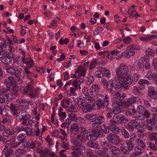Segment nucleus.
<instances>
[{"label": "nucleus", "mask_w": 157, "mask_h": 157, "mask_svg": "<svg viewBox=\"0 0 157 157\" xmlns=\"http://www.w3.org/2000/svg\"><path fill=\"white\" fill-rule=\"evenodd\" d=\"M128 49H131L132 50H140V48L138 45H132L129 46H128Z\"/></svg>", "instance_id": "61"}, {"label": "nucleus", "mask_w": 157, "mask_h": 157, "mask_svg": "<svg viewBox=\"0 0 157 157\" xmlns=\"http://www.w3.org/2000/svg\"><path fill=\"white\" fill-rule=\"evenodd\" d=\"M129 123L134 128H137L139 124L137 121L135 120H132L130 121Z\"/></svg>", "instance_id": "53"}, {"label": "nucleus", "mask_w": 157, "mask_h": 157, "mask_svg": "<svg viewBox=\"0 0 157 157\" xmlns=\"http://www.w3.org/2000/svg\"><path fill=\"white\" fill-rule=\"evenodd\" d=\"M94 78L92 75H89L87 77V84L88 85H90L94 81Z\"/></svg>", "instance_id": "48"}, {"label": "nucleus", "mask_w": 157, "mask_h": 157, "mask_svg": "<svg viewBox=\"0 0 157 157\" xmlns=\"http://www.w3.org/2000/svg\"><path fill=\"white\" fill-rule=\"evenodd\" d=\"M139 83L141 85L144 86V85H148L150 82L148 80L145 79H140L139 81Z\"/></svg>", "instance_id": "54"}, {"label": "nucleus", "mask_w": 157, "mask_h": 157, "mask_svg": "<svg viewBox=\"0 0 157 157\" xmlns=\"http://www.w3.org/2000/svg\"><path fill=\"white\" fill-rule=\"evenodd\" d=\"M101 82L104 86H105L106 90L109 93L113 91V89L117 90H121L122 89L123 82L119 80L115 77L113 80L111 79L107 81L105 79H102Z\"/></svg>", "instance_id": "1"}, {"label": "nucleus", "mask_w": 157, "mask_h": 157, "mask_svg": "<svg viewBox=\"0 0 157 157\" xmlns=\"http://www.w3.org/2000/svg\"><path fill=\"white\" fill-rule=\"evenodd\" d=\"M136 142L137 144L141 147L144 148L145 147V144L141 139L139 138L137 139L136 140Z\"/></svg>", "instance_id": "44"}, {"label": "nucleus", "mask_w": 157, "mask_h": 157, "mask_svg": "<svg viewBox=\"0 0 157 157\" xmlns=\"http://www.w3.org/2000/svg\"><path fill=\"white\" fill-rule=\"evenodd\" d=\"M106 108L107 110L109 111L106 113V117L107 118L110 119L112 118L113 115L115 111L114 109H111L109 107H107Z\"/></svg>", "instance_id": "31"}, {"label": "nucleus", "mask_w": 157, "mask_h": 157, "mask_svg": "<svg viewBox=\"0 0 157 157\" xmlns=\"http://www.w3.org/2000/svg\"><path fill=\"white\" fill-rule=\"evenodd\" d=\"M6 69L7 71L11 75H14L15 76L17 75V71L18 69L17 68L15 69L13 67H6Z\"/></svg>", "instance_id": "26"}, {"label": "nucleus", "mask_w": 157, "mask_h": 157, "mask_svg": "<svg viewBox=\"0 0 157 157\" xmlns=\"http://www.w3.org/2000/svg\"><path fill=\"white\" fill-rule=\"evenodd\" d=\"M147 118V121L148 123L150 124L151 125H154L155 124V121L154 115H153L149 119Z\"/></svg>", "instance_id": "52"}, {"label": "nucleus", "mask_w": 157, "mask_h": 157, "mask_svg": "<svg viewBox=\"0 0 157 157\" xmlns=\"http://www.w3.org/2000/svg\"><path fill=\"white\" fill-rule=\"evenodd\" d=\"M150 116V114H148L147 116H145V115L143 113H138V115H137L136 117L137 119L140 120H144L146 117L148 118Z\"/></svg>", "instance_id": "43"}, {"label": "nucleus", "mask_w": 157, "mask_h": 157, "mask_svg": "<svg viewBox=\"0 0 157 157\" xmlns=\"http://www.w3.org/2000/svg\"><path fill=\"white\" fill-rule=\"evenodd\" d=\"M149 139L151 140L157 141V132H151L148 135Z\"/></svg>", "instance_id": "33"}, {"label": "nucleus", "mask_w": 157, "mask_h": 157, "mask_svg": "<svg viewBox=\"0 0 157 157\" xmlns=\"http://www.w3.org/2000/svg\"><path fill=\"white\" fill-rule=\"evenodd\" d=\"M25 151L23 149L19 148L17 149L15 151V154L16 155H23Z\"/></svg>", "instance_id": "41"}, {"label": "nucleus", "mask_w": 157, "mask_h": 157, "mask_svg": "<svg viewBox=\"0 0 157 157\" xmlns=\"http://www.w3.org/2000/svg\"><path fill=\"white\" fill-rule=\"evenodd\" d=\"M126 144L128 147V148L130 151L132 150L134 148V145L132 142L126 141Z\"/></svg>", "instance_id": "58"}, {"label": "nucleus", "mask_w": 157, "mask_h": 157, "mask_svg": "<svg viewBox=\"0 0 157 157\" xmlns=\"http://www.w3.org/2000/svg\"><path fill=\"white\" fill-rule=\"evenodd\" d=\"M67 110L69 112H75L77 110V106L75 104H71L70 106H68Z\"/></svg>", "instance_id": "37"}, {"label": "nucleus", "mask_w": 157, "mask_h": 157, "mask_svg": "<svg viewBox=\"0 0 157 157\" xmlns=\"http://www.w3.org/2000/svg\"><path fill=\"white\" fill-rule=\"evenodd\" d=\"M108 149L110 150V152L115 156H119L120 155L121 153L120 149H119L116 146L111 144L109 145Z\"/></svg>", "instance_id": "14"}, {"label": "nucleus", "mask_w": 157, "mask_h": 157, "mask_svg": "<svg viewBox=\"0 0 157 157\" xmlns=\"http://www.w3.org/2000/svg\"><path fill=\"white\" fill-rule=\"evenodd\" d=\"M128 51H129L127 49V50L122 53L121 56L126 58H130V56Z\"/></svg>", "instance_id": "62"}, {"label": "nucleus", "mask_w": 157, "mask_h": 157, "mask_svg": "<svg viewBox=\"0 0 157 157\" xmlns=\"http://www.w3.org/2000/svg\"><path fill=\"white\" fill-rule=\"evenodd\" d=\"M103 128H101V130H102V132L103 133V132L105 134H108L109 133V125L108 126H106L105 125H103L102 126Z\"/></svg>", "instance_id": "60"}, {"label": "nucleus", "mask_w": 157, "mask_h": 157, "mask_svg": "<svg viewBox=\"0 0 157 157\" xmlns=\"http://www.w3.org/2000/svg\"><path fill=\"white\" fill-rule=\"evenodd\" d=\"M153 75L152 71L151 70H149L146 75V77L149 80H151L152 78V75Z\"/></svg>", "instance_id": "63"}, {"label": "nucleus", "mask_w": 157, "mask_h": 157, "mask_svg": "<svg viewBox=\"0 0 157 157\" xmlns=\"http://www.w3.org/2000/svg\"><path fill=\"white\" fill-rule=\"evenodd\" d=\"M24 111L23 110L20 111L18 113L17 112V115L16 117L17 121H22L23 120V116H25V115H24Z\"/></svg>", "instance_id": "30"}, {"label": "nucleus", "mask_w": 157, "mask_h": 157, "mask_svg": "<svg viewBox=\"0 0 157 157\" xmlns=\"http://www.w3.org/2000/svg\"><path fill=\"white\" fill-rule=\"evenodd\" d=\"M110 121L116 124H121L123 123H125L128 121L127 118H125L122 115L117 114L115 113Z\"/></svg>", "instance_id": "6"}, {"label": "nucleus", "mask_w": 157, "mask_h": 157, "mask_svg": "<svg viewBox=\"0 0 157 157\" xmlns=\"http://www.w3.org/2000/svg\"><path fill=\"white\" fill-rule=\"evenodd\" d=\"M142 66L143 64L139 61L136 62L134 64V68L137 70L141 69Z\"/></svg>", "instance_id": "47"}, {"label": "nucleus", "mask_w": 157, "mask_h": 157, "mask_svg": "<svg viewBox=\"0 0 157 157\" xmlns=\"http://www.w3.org/2000/svg\"><path fill=\"white\" fill-rule=\"evenodd\" d=\"M109 98L107 95L100 94L97 101L92 103L93 108L99 110L101 108L107 107L109 104Z\"/></svg>", "instance_id": "2"}, {"label": "nucleus", "mask_w": 157, "mask_h": 157, "mask_svg": "<svg viewBox=\"0 0 157 157\" xmlns=\"http://www.w3.org/2000/svg\"><path fill=\"white\" fill-rule=\"evenodd\" d=\"M19 90V88L17 85H15L13 86L10 91L12 97L14 98L17 97L18 95V92Z\"/></svg>", "instance_id": "20"}, {"label": "nucleus", "mask_w": 157, "mask_h": 157, "mask_svg": "<svg viewBox=\"0 0 157 157\" xmlns=\"http://www.w3.org/2000/svg\"><path fill=\"white\" fill-rule=\"evenodd\" d=\"M137 110L138 113H143L147 116L148 114H150L148 111L142 105H139L138 106Z\"/></svg>", "instance_id": "19"}, {"label": "nucleus", "mask_w": 157, "mask_h": 157, "mask_svg": "<svg viewBox=\"0 0 157 157\" xmlns=\"http://www.w3.org/2000/svg\"><path fill=\"white\" fill-rule=\"evenodd\" d=\"M93 108L92 104L90 102L89 103H86L80 109L84 113L91 112Z\"/></svg>", "instance_id": "16"}, {"label": "nucleus", "mask_w": 157, "mask_h": 157, "mask_svg": "<svg viewBox=\"0 0 157 157\" xmlns=\"http://www.w3.org/2000/svg\"><path fill=\"white\" fill-rule=\"evenodd\" d=\"M10 87L7 86L6 88H3L0 90V95H2L10 90Z\"/></svg>", "instance_id": "59"}, {"label": "nucleus", "mask_w": 157, "mask_h": 157, "mask_svg": "<svg viewBox=\"0 0 157 157\" xmlns=\"http://www.w3.org/2000/svg\"><path fill=\"white\" fill-rule=\"evenodd\" d=\"M117 76L115 77L121 82L124 81V77H125L128 72V69L127 66L123 63L120 65L118 67L116 68Z\"/></svg>", "instance_id": "3"}, {"label": "nucleus", "mask_w": 157, "mask_h": 157, "mask_svg": "<svg viewBox=\"0 0 157 157\" xmlns=\"http://www.w3.org/2000/svg\"><path fill=\"white\" fill-rule=\"evenodd\" d=\"M76 139L78 140L82 144L84 143L86 141V140L85 138L82 136L79 135H77Z\"/></svg>", "instance_id": "50"}, {"label": "nucleus", "mask_w": 157, "mask_h": 157, "mask_svg": "<svg viewBox=\"0 0 157 157\" xmlns=\"http://www.w3.org/2000/svg\"><path fill=\"white\" fill-rule=\"evenodd\" d=\"M120 150L124 155H128L130 153V150L128 148V147L126 146L122 145L120 147Z\"/></svg>", "instance_id": "34"}, {"label": "nucleus", "mask_w": 157, "mask_h": 157, "mask_svg": "<svg viewBox=\"0 0 157 157\" xmlns=\"http://www.w3.org/2000/svg\"><path fill=\"white\" fill-rule=\"evenodd\" d=\"M10 109L11 113L13 116H16L17 113V109L15 104L11 103L10 104Z\"/></svg>", "instance_id": "22"}, {"label": "nucleus", "mask_w": 157, "mask_h": 157, "mask_svg": "<svg viewBox=\"0 0 157 157\" xmlns=\"http://www.w3.org/2000/svg\"><path fill=\"white\" fill-rule=\"evenodd\" d=\"M152 65L154 67V70H157V58L155 57L152 60Z\"/></svg>", "instance_id": "64"}, {"label": "nucleus", "mask_w": 157, "mask_h": 157, "mask_svg": "<svg viewBox=\"0 0 157 157\" xmlns=\"http://www.w3.org/2000/svg\"><path fill=\"white\" fill-rule=\"evenodd\" d=\"M108 128L113 134L118 135L121 132L120 129L117 126L116 124L110 121L109 122Z\"/></svg>", "instance_id": "11"}, {"label": "nucleus", "mask_w": 157, "mask_h": 157, "mask_svg": "<svg viewBox=\"0 0 157 157\" xmlns=\"http://www.w3.org/2000/svg\"><path fill=\"white\" fill-rule=\"evenodd\" d=\"M11 146L10 143L6 144L2 153V155L5 157H12L13 154V151L10 148Z\"/></svg>", "instance_id": "10"}, {"label": "nucleus", "mask_w": 157, "mask_h": 157, "mask_svg": "<svg viewBox=\"0 0 157 157\" xmlns=\"http://www.w3.org/2000/svg\"><path fill=\"white\" fill-rule=\"evenodd\" d=\"M102 71V72H104L105 75L108 77H109L110 75V71L108 70L105 69V68L104 67H101L100 69Z\"/></svg>", "instance_id": "56"}, {"label": "nucleus", "mask_w": 157, "mask_h": 157, "mask_svg": "<svg viewBox=\"0 0 157 157\" xmlns=\"http://www.w3.org/2000/svg\"><path fill=\"white\" fill-rule=\"evenodd\" d=\"M115 95L117 96L118 99L121 100H124L126 96L125 94H121L119 92H117L115 94Z\"/></svg>", "instance_id": "42"}, {"label": "nucleus", "mask_w": 157, "mask_h": 157, "mask_svg": "<svg viewBox=\"0 0 157 157\" xmlns=\"http://www.w3.org/2000/svg\"><path fill=\"white\" fill-rule=\"evenodd\" d=\"M119 52V51L117 50H115L111 52L107 51V54L105 55V56L108 59H112L114 56H116Z\"/></svg>", "instance_id": "23"}, {"label": "nucleus", "mask_w": 157, "mask_h": 157, "mask_svg": "<svg viewBox=\"0 0 157 157\" xmlns=\"http://www.w3.org/2000/svg\"><path fill=\"white\" fill-rule=\"evenodd\" d=\"M148 94L149 97L153 100L157 99V92L153 87L151 86L148 87Z\"/></svg>", "instance_id": "13"}, {"label": "nucleus", "mask_w": 157, "mask_h": 157, "mask_svg": "<svg viewBox=\"0 0 157 157\" xmlns=\"http://www.w3.org/2000/svg\"><path fill=\"white\" fill-rule=\"evenodd\" d=\"M10 116L7 113L2 118V122L3 123H6L9 122L10 121Z\"/></svg>", "instance_id": "39"}, {"label": "nucleus", "mask_w": 157, "mask_h": 157, "mask_svg": "<svg viewBox=\"0 0 157 157\" xmlns=\"http://www.w3.org/2000/svg\"><path fill=\"white\" fill-rule=\"evenodd\" d=\"M89 130L91 132V140H96L98 137H102L103 135V132L98 129L89 128Z\"/></svg>", "instance_id": "8"}, {"label": "nucleus", "mask_w": 157, "mask_h": 157, "mask_svg": "<svg viewBox=\"0 0 157 157\" xmlns=\"http://www.w3.org/2000/svg\"><path fill=\"white\" fill-rule=\"evenodd\" d=\"M121 133L124 137L125 139H128L130 136V134L128 131L124 127L121 129Z\"/></svg>", "instance_id": "36"}, {"label": "nucleus", "mask_w": 157, "mask_h": 157, "mask_svg": "<svg viewBox=\"0 0 157 157\" xmlns=\"http://www.w3.org/2000/svg\"><path fill=\"white\" fill-rule=\"evenodd\" d=\"M138 136L140 138H143L144 136V130L138 129L136 132Z\"/></svg>", "instance_id": "51"}, {"label": "nucleus", "mask_w": 157, "mask_h": 157, "mask_svg": "<svg viewBox=\"0 0 157 157\" xmlns=\"http://www.w3.org/2000/svg\"><path fill=\"white\" fill-rule=\"evenodd\" d=\"M97 115L95 114H90L85 116L86 119L91 122H95L97 119Z\"/></svg>", "instance_id": "25"}, {"label": "nucleus", "mask_w": 157, "mask_h": 157, "mask_svg": "<svg viewBox=\"0 0 157 157\" xmlns=\"http://www.w3.org/2000/svg\"><path fill=\"white\" fill-rule=\"evenodd\" d=\"M70 130L74 134H77L79 130V128L76 124H73L71 125Z\"/></svg>", "instance_id": "27"}, {"label": "nucleus", "mask_w": 157, "mask_h": 157, "mask_svg": "<svg viewBox=\"0 0 157 157\" xmlns=\"http://www.w3.org/2000/svg\"><path fill=\"white\" fill-rule=\"evenodd\" d=\"M86 103V100L84 97H82L78 98V104L80 108H81Z\"/></svg>", "instance_id": "32"}, {"label": "nucleus", "mask_w": 157, "mask_h": 157, "mask_svg": "<svg viewBox=\"0 0 157 157\" xmlns=\"http://www.w3.org/2000/svg\"><path fill=\"white\" fill-rule=\"evenodd\" d=\"M147 144L148 147L152 150L155 151L157 150V147L155 146V144L151 142H147Z\"/></svg>", "instance_id": "38"}, {"label": "nucleus", "mask_w": 157, "mask_h": 157, "mask_svg": "<svg viewBox=\"0 0 157 157\" xmlns=\"http://www.w3.org/2000/svg\"><path fill=\"white\" fill-rule=\"evenodd\" d=\"M86 71V69L83 68L82 66H79L75 71V74H78L79 77H84L85 76Z\"/></svg>", "instance_id": "18"}, {"label": "nucleus", "mask_w": 157, "mask_h": 157, "mask_svg": "<svg viewBox=\"0 0 157 157\" xmlns=\"http://www.w3.org/2000/svg\"><path fill=\"white\" fill-rule=\"evenodd\" d=\"M15 60L14 63L17 64L18 66H21V61H22V58L20 56H18L15 59Z\"/></svg>", "instance_id": "55"}, {"label": "nucleus", "mask_w": 157, "mask_h": 157, "mask_svg": "<svg viewBox=\"0 0 157 157\" xmlns=\"http://www.w3.org/2000/svg\"><path fill=\"white\" fill-rule=\"evenodd\" d=\"M72 85L75 90H77L78 89H79V90L80 89V84L79 82H78V81L76 80L73 81L72 82Z\"/></svg>", "instance_id": "46"}, {"label": "nucleus", "mask_w": 157, "mask_h": 157, "mask_svg": "<svg viewBox=\"0 0 157 157\" xmlns=\"http://www.w3.org/2000/svg\"><path fill=\"white\" fill-rule=\"evenodd\" d=\"M103 62L102 61H101L100 62H99L96 60H94L92 61L89 66V68L90 70H92L98 64L100 63H102Z\"/></svg>", "instance_id": "35"}, {"label": "nucleus", "mask_w": 157, "mask_h": 157, "mask_svg": "<svg viewBox=\"0 0 157 157\" xmlns=\"http://www.w3.org/2000/svg\"><path fill=\"white\" fill-rule=\"evenodd\" d=\"M106 139L109 143L115 145H118L121 141L119 136L110 132L106 135Z\"/></svg>", "instance_id": "5"}, {"label": "nucleus", "mask_w": 157, "mask_h": 157, "mask_svg": "<svg viewBox=\"0 0 157 157\" xmlns=\"http://www.w3.org/2000/svg\"><path fill=\"white\" fill-rule=\"evenodd\" d=\"M34 81L31 80L25 87L23 90V93L28 95L30 97H33L34 95L33 93V84Z\"/></svg>", "instance_id": "7"}, {"label": "nucleus", "mask_w": 157, "mask_h": 157, "mask_svg": "<svg viewBox=\"0 0 157 157\" xmlns=\"http://www.w3.org/2000/svg\"><path fill=\"white\" fill-rule=\"evenodd\" d=\"M100 89L99 85L93 84L90 88V93L91 95L95 96L98 94Z\"/></svg>", "instance_id": "15"}, {"label": "nucleus", "mask_w": 157, "mask_h": 157, "mask_svg": "<svg viewBox=\"0 0 157 157\" xmlns=\"http://www.w3.org/2000/svg\"><path fill=\"white\" fill-rule=\"evenodd\" d=\"M22 54L24 56L23 57H21L22 61L25 64L27 65L28 67H34L33 61L32 59L30 57L27 58L25 59V52H22Z\"/></svg>", "instance_id": "12"}, {"label": "nucleus", "mask_w": 157, "mask_h": 157, "mask_svg": "<svg viewBox=\"0 0 157 157\" xmlns=\"http://www.w3.org/2000/svg\"><path fill=\"white\" fill-rule=\"evenodd\" d=\"M72 149L74 151L77 152L78 153H81V150H84L85 147L84 145H81L80 146H74L72 147Z\"/></svg>", "instance_id": "29"}, {"label": "nucleus", "mask_w": 157, "mask_h": 157, "mask_svg": "<svg viewBox=\"0 0 157 157\" xmlns=\"http://www.w3.org/2000/svg\"><path fill=\"white\" fill-rule=\"evenodd\" d=\"M87 145L88 147H90L95 148V149H99L100 147L98 143L92 142L91 141H89L87 143Z\"/></svg>", "instance_id": "24"}, {"label": "nucleus", "mask_w": 157, "mask_h": 157, "mask_svg": "<svg viewBox=\"0 0 157 157\" xmlns=\"http://www.w3.org/2000/svg\"><path fill=\"white\" fill-rule=\"evenodd\" d=\"M99 156L103 157L106 155V153L108 151L107 148H104L103 151H101L99 149H96L94 151Z\"/></svg>", "instance_id": "21"}, {"label": "nucleus", "mask_w": 157, "mask_h": 157, "mask_svg": "<svg viewBox=\"0 0 157 157\" xmlns=\"http://www.w3.org/2000/svg\"><path fill=\"white\" fill-rule=\"evenodd\" d=\"M105 121L104 117L102 116H100L97 117V119H96L95 122L98 124L103 123Z\"/></svg>", "instance_id": "45"}, {"label": "nucleus", "mask_w": 157, "mask_h": 157, "mask_svg": "<svg viewBox=\"0 0 157 157\" xmlns=\"http://www.w3.org/2000/svg\"><path fill=\"white\" fill-rule=\"evenodd\" d=\"M139 77L137 75L135 74L133 76L131 75H127V77H124V81L122 82L123 85L122 88L123 87L125 90H127L129 89L128 85H131L134 82L137 81Z\"/></svg>", "instance_id": "4"}, {"label": "nucleus", "mask_w": 157, "mask_h": 157, "mask_svg": "<svg viewBox=\"0 0 157 157\" xmlns=\"http://www.w3.org/2000/svg\"><path fill=\"white\" fill-rule=\"evenodd\" d=\"M24 131L26 133V135L29 136H31V135H33V132H32V130L31 128L28 127H25L24 128Z\"/></svg>", "instance_id": "49"}, {"label": "nucleus", "mask_w": 157, "mask_h": 157, "mask_svg": "<svg viewBox=\"0 0 157 157\" xmlns=\"http://www.w3.org/2000/svg\"><path fill=\"white\" fill-rule=\"evenodd\" d=\"M112 105L114 107L116 108L114 109L116 112L120 113L124 111V108L122 106L121 103L120 101L115 100L113 102Z\"/></svg>", "instance_id": "9"}, {"label": "nucleus", "mask_w": 157, "mask_h": 157, "mask_svg": "<svg viewBox=\"0 0 157 157\" xmlns=\"http://www.w3.org/2000/svg\"><path fill=\"white\" fill-rule=\"evenodd\" d=\"M70 100L68 98L63 99L61 101V105L63 108H67L68 106Z\"/></svg>", "instance_id": "28"}, {"label": "nucleus", "mask_w": 157, "mask_h": 157, "mask_svg": "<svg viewBox=\"0 0 157 157\" xmlns=\"http://www.w3.org/2000/svg\"><path fill=\"white\" fill-rule=\"evenodd\" d=\"M137 99H139L138 97H136L133 96L132 98H129L128 101L132 105L136 103L137 101Z\"/></svg>", "instance_id": "57"}, {"label": "nucleus", "mask_w": 157, "mask_h": 157, "mask_svg": "<svg viewBox=\"0 0 157 157\" xmlns=\"http://www.w3.org/2000/svg\"><path fill=\"white\" fill-rule=\"evenodd\" d=\"M22 145L24 148L33 149L36 146V144L34 142H30L29 141H27V140H25L23 142Z\"/></svg>", "instance_id": "17"}, {"label": "nucleus", "mask_w": 157, "mask_h": 157, "mask_svg": "<svg viewBox=\"0 0 157 157\" xmlns=\"http://www.w3.org/2000/svg\"><path fill=\"white\" fill-rule=\"evenodd\" d=\"M61 146L63 148L67 150L70 149L69 143L67 141L62 142L61 144Z\"/></svg>", "instance_id": "40"}]
</instances>
